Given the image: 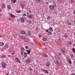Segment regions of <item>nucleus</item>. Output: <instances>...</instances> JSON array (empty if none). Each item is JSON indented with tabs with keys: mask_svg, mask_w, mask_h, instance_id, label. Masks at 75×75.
<instances>
[{
	"mask_svg": "<svg viewBox=\"0 0 75 75\" xmlns=\"http://www.w3.org/2000/svg\"><path fill=\"white\" fill-rule=\"evenodd\" d=\"M46 32H48V31H49V30H48V29H47L46 30Z\"/></svg>",
	"mask_w": 75,
	"mask_h": 75,
	"instance_id": "nucleus-46",
	"label": "nucleus"
},
{
	"mask_svg": "<svg viewBox=\"0 0 75 75\" xmlns=\"http://www.w3.org/2000/svg\"><path fill=\"white\" fill-rule=\"evenodd\" d=\"M46 4H49V3L48 2H47L46 3Z\"/></svg>",
	"mask_w": 75,
	"mask_h": 75,
	"instance_id": "nucleus-56",
	"label": "nucleus"
},
{
	"mask_svg": "<svg viewBox=\"0 0 75 75\" xmlns=\"http://www.w3.org/2000/svg\"><path fill=\"white\" fill-rule=\"evenodd\" d=\"M54 14H57V12L55 11H54Z\"/></svg>",
	"mask_w": 75,
	"mask_h": 75,
	"instance_id": "nucleus-53",
	"label": "nucleus"
},
{
	"mask_svg": "<svg viewBox=\"0 0 75 75\" xmlns=\"http://www.w3.org/2000/svg\"><path fill=\"white\" fill-rule=\"evenodd\" d=\"M2 57H3V58H5L6 57V56H4V55H3L2 56Z\"/></svg>",
	"mask_w": 75,
	"mask_h": 75,
	"instance_id": "nucleus-39",
	"label": "nucleus"
},
{
	"mask_svg": "<svg viewBox=\"0 0 75 75\" xmlns=\"http://www.w3.org/2000/svg\"><path fill=\"white\" fill-rule=\"evenodd\" d=\"M2 67L3 68H6V63L4 62H2Z\"/></svg>",
	"mask_w": 75,
	"mask_h": 75,
	"instance_id": "nucleus-4",
	"label": "nucleus"
},
{
	"mask_svg": "<svg viewBox=\"0 0 75 75\" xmlns=\"http://www.w3.org/2000/svg\"><path fill=\"white\" fill-rule=\"evenodd\" d=\"M71 56L72 58L74 57V56L73 54H71Z\"/></svg>",
	"mask_w": 75,
	"mask_h": 75,
	"instance_id": "nucleus-36",
	"label": "nucleus"
},
{
	"mask_svg": "<svg viewBox=\"0 0 75 75\" xmlns=\"http://www.w3.org/2000/svg\"><path fill=\"white\" fill-rule=\"evenodd\" d=\"M35 30H36V31L38 30V28H37V27H36Z\"/></svg>",
	"mask_w": 75,
	"mask_h": 75,
	"instance_id": "nucleus-42",
	"label": "nucleus"
},
{
	"mask_svg": "<svg viewBox=\"0 0 75 75\" xmlns=\"http://www.w3.org/2000/svg\"><path fill=\"white\" fill-rule=\"evenodd\" d=\"M28 12H29V13H30V10H28Z\"/></svg>",
	"mask_w": 75,
	"mask_h": 75,
	"instance_id": "nucleus-58",
	"label": "nucleus"
},
{
	"mask_svg": "<svg viewBox=\"0 0 75 75\" xmlns=\"http://www.w3.org/2000/svg\"><path fill=\"white\" fill-rule=\"evenodd\" d=\"M68 62H69V64H72V62H71V60L70 59H69V60Z\"/></svg>",
	"mask_w": 75,
	"mask_h": 75,
	"instance_id": "nucleus-25",
	"label": "nucleus"
},
{
	"mask_svg": "<svg viewBox=\"0 0 75 75\" xmlns=\"http://www.w3.org/2000/svg\"><path fill=\"white\" fill-rule=\"evenodd\" d=\"M43 55L44 57H48V55H47V54L46 53H44Z\"/></svg>",
	"mask_w": 75,
	"mask_h": 75,
	"instance_id": "nucleus-10",
	"label": "nucleus"
},
{
	"mask_svg": "<svg viewBox=\"0 0 75 75\" xmlns=\"http://www.w3.org/2000/svg\"><path fill=\"white\" fill-rule=\"evenodd\" d=\"M36 1H38V2H40V0H36Z\"/></svg>",
	"mask_w": 75,
	"mask_h": 75,
	"instance_id": "nucleus-44",
	"label": "nucleus"
},
{
	"mask_svg": "<svg viewBox=\"0 0 75 75\" xmlns=\"http://www.w3.org/2000/svg\"><path fill=\"white\" fill-rule=\"evenodd\" d=\"M5 48H8V45H6L5 46Z\"/></svg>",
	"mask_w": 75,
	"mask_h": 75,
	"instance_id": "nucleus-35",
	"label": "nucleus"
},
{
	"mask_svg": "<svg viewBox=\"0 0 75 75\" xmlns=\"http://www.w3.org/2000/svg\"><path fill=\"white\" fill-rule=\"evenodd\" d=\"M46 65L48 67H50V62H47L46 63Z\"/></svg>",
	"mask_w": 75,
	"mask_h": 75,
	"instance_id": "nucleus-21",
	"label": "nucleus"
},
{
	"mask_svg": "<svg viewBox=\"0 0 75 75\" xmlns=\"http://www.w3.org/2000/svg\"><path fill=\"white\" fill-rule=\"evenodd\" d=\"M48 34H49V35H51V34H52V33L51 32H50V31L49 33H48Z\"/></svg>",
	"mask_w": 75,
	"mask_h": 75,
	"instance_id": "nucleus-34",
	"label": "nucleus"
},
{
	"mask_svg": "<svg viewBox=\"0 0 75 75\" xmlns=\"http://www.w3.org/2000/svg\"><path fill=\"white\" fill-rule=\"evenodd\" d=\"M40 75H44L43 74H41Z\"/></svg>",
	"mask_w": 75,
	"mask_h": 75,
	"instance_id": "nucleus-64",
	"label": "nucleus"
},
{
	"mask_svg": "<svg viewBox=\"0 0 75 75\" xmlns=\"http://www.w3.org/2000/svg\"><path fill=\"white\" fill-rule=\"evenodd\" d=\"M14 53H12V55H14Z\"/></svg>",
	"mask_w": 75,
	"mask_h": 75,
	"instance_id": "nucleus-50",
	"label": "nucleus"
},
{
	"mask_svg": "<svg viewBox=\"0 0 75 75\" xmlns=\"http://www.w3.org/2000/svg\"><path fill=\"white\" fill-rule=\"evenodd\" d=\"M0 11L1 12L2 11V10L1 9V8H0Z\"/></svg>",
	"mask_w": 75,
	"mask_h": 75,
	"instance_id": "nucleus-51",
	"label": "nucleus"
},
{
	"mask_svg": "<svg viewBox=\"0 0 75 75\" xmlns=\"http://www.w3.org/2000/svg\"><path fill=\"white\" fill-rule=\"evenodd\" d=\"M2 8H4L6 7V5L4 4H3L2 5Z\"/></svg>",
	"mask_w": 75,
	"mask_h": 75,
	"instance_id": "nucleus-9",
	"label": "nucleus"
},
{
	"mask_svg": "<svg viewBox=\"0 0 75 75\" xmlns=\"http://www.w3.org/2000/svg\"><path fill=\"white\" fill-rule=\"evenodd\" d=\"M68 25H71V22H68Z\"/></svg>",
	"mask_w": 75,
	"mask_h": 75,
	"instance_id": "nucleus-37",
	"label": "nucleus"
},
{
	"mask_svg": "<svg viewBox=\"0 0 75 75\" xmlns=\"http://www.w3.org/2000/svg\"><path fill=\"white\" fill-rule=\"evenodd\" d=\"M42 44H43L44 45H45V42H43L42 43Z\"/></svg>",
	"mask_w": 75,
	"mask_h": 75,
	"instance_id": "nucleus-45",
	"label": "nucleus"
},
{
	"mask_svg": "<svg viewBox=\"0 0 75 75\" xmlns=\"http://www.w3.org/2000/svg\"><path fill=\"white\" fill-rule=\"evenodd\" d=\"M56 62L58 64V65H61V62H59L58 61V60H56Z\"/></svg>",
	"mask_w": 75,
	"mask_h": 75,
	"instance_id": "nucleus-15",
	"label": "nucleus"
},
{
	"mask_svg": "<svg viewBox=\"0 0 75 75\" xmlns=\"http://www.w3.org/2000/svg\"><path fill=\"white\" fill-rule=\"evenodd\" d=\"M25 48H26V50H28V46H26L25 47Z\"/></svg>",
	"mask_w": 75,
	"mask_h": 75,
	"instance_id": "nucleus-31",
	"label": "nucleus"
},
{
	"mask_svg": "<svg viewBox=\"0 0 75 75\" xmlns=\"http://www.w3.org/2000/svg\"><path fill=\"white\" fill-rule=\"evenodd\" d=\"M70 75H75V74H71Z\"/></svg>",
	"mask_w": 75,
	"mask_h": 75,
	"instance_id": "nucleus-55",
	"label": "nucleus"
},
{
	"mask_svg": "<svg viewBox=\"0 0 75 75\" xmlns=\"http://www.w3.org/2000/svg\"><path fill=\"white\" fill-rule=\"evenodd\" d=\"M21 51L23 52L24 51V48L23 47H21Z\"/></svg>",
	"mask_w": 75,
	"mask_h": 75,
	"instance_id": "nucleus-23",
	"label": "nucleus"
},
{
	"mask_svg": "<svg viewBox=\"0 0 75 75\" xmlns=\"http://www.w3.org/2000/svg\"><path fill=\"white\" fill-rule=\"evenodd\" d=\"M2 16V14L0 13V16Z\"/></svg>",
	"mask_w": 75,
	"mask_h": 75,
	"instance_id": "nucleus-54",
	"label": "nucleus"
},
{
	"mask_svg": "<svg viewBox=\"0 0 75 75\" xmlns=\"http://www.w3.org/2000/svg\"><path fill=\"white\" fill-rule=\"evenodd\" d=\"M23 56L24 58H26L27 57V54L26 52H24L23 53Z\"/></svg>",
	"mask_w": 75,
	"mask_h": 75,
	"instance_id": "nucleus-7",
	"label": "nucleus"
},
{
	"mask_svg": "<svg viewBox=\"0 0 75 75\" xmlns=\"http://www.w3.org/2000/svg\"><path fill=\"white\" fill-rule=\"evenodd\" d=\"M21 12V11L20 10L17 11H16V12L17 13H20Z\"/></svg>",
	"mask_w": 75,
	"mask_h": 75,
	"instance_id": "nucleus-20",
	"label": "nucleus"
},
{
	"mask_svg": "<svg viewBox=\"0 0 75 75\" xmlns=\"http://www.w3.org/2000/svg\"><path fill=\"white\" fill-rule=\"evenodd\" d=\"M61 52L62 53H65V50L64 49H62L61 50Z\"/></svg>",
	"mask_w": 75,
	"mask_h": 75,
	"instance_id": "nucleus-13",
	"label": "nucleus"
},
{
	"mask_svg": "<svg viewBox=\"0 0 75 75\" xmlns=\"http://www.w3.org/2000/svg\"><path fill=\"white\" fill-rule=\"evenodd\" d=\"M27 62H30V60L29 59H28L27 60Z\"/></svg>",
	"mask_w": 75,
	"mask_h": 75,
	"instance_id": "nucleus-26",
	"label": "nucleus"
},
{
	"mask_svg": "<svg viewBox=\"0 0 75 75\" xmlns=\"http://www.w3.org/2000/svg\"><path fill=\"white\" fill-rule=\"evenodd\" d=\"M26 14H23V16H26Z\"/></svg>",
	"mask_w": 75,
	"mask_h": 75,
	"instance_id": "nucleus-41",
	"label": "nucleus"
},
{
	"mask_svg": "<svg viewBox=\"0 0 75 75\" xmlns=\"http://www.w3.org/2000/svg\"><path fill=\"white\" fill-rule=\"evenodd\" d=\"M12 2H13V3H16V2L17 1V0H11Z\"/></svg>",
	"mask_w": 75,
	"mask_h": 75,
	"instance_id": "nucleus-14",
	"label": "nucleus"
},
{
	"mask_svg": "<svg viewBox=\"0 0 75 75\" xmlns=\"http://www.w3.org/2000/svg\"><path fill=\"white\" fill-rule=\"evenodd\" d=\"M47 19H48V20H49V19H50V18H51V16H48L47 17Z\"/></svg>",
	"mask_w": 75,
	"mask_h": 75,
	"instance_id": "nucleus-30",
	"label": "nucleus"
},
{
	"mask_svg": "<svg viewBox=\"0 0 75 75\" xmlns=\"http://www.w3.org/2000/svg\"><path fill=\"white\" fill-rule=\"evenodd\" d=\"M58 54L60 56H61V53H58Z\"/></svg>",
	"mask_w": 75,
	"mask_h": 75,
	"instance_id": "nucleus-40",
	"label": "nucleus"
},
{
	"mask_svg": "<svg viewBox=\"0 0 75 75\" xmlns=\"http://www.w3.org/2000/svg\"><path fill=\"white\" fill-rule=\"evenodd\" d=\"M39 37H41V35H39Z\"/></svg>",
	"mask_w": 75,
	"mask_h": 75,
	"instance_id": "nucleus-47",
	"label": "nucleus"
},
{
	"mask_svg": "<svg viewBox=\"0 0 75 75\" xmlns=\"http://www.w3.org/2000/svg\"><path fill=\"white\" fill-rule=\"evenodd\" d=\"M11 16L13 17V18H14V17H15V16H14V15L12 14H11Z\"/></svg>",
	"mask_w": 75,
	"mask_h": 75,
	"instance_id": "nucleus-24",
	"label": "nucleus"
},
{
	"mask_svg": "<svg viewBox=\"0 0 75 75\" xmlns=\"http://www.w3.org/2000/svg\"><path fill=\"white\" fill-rule=\"evenodd\" d=\"M65 38H67V36H65Z\"/></svg>",
	"mask_w": 75,
	"mask_h": 75,
	"instance_id": "nucleus-62",
	"label": "nucleus"
},
{
	"mask_svg": "<svg viewBox=\"0 0 75 75\" xmlns=\"http://www.w3.org/2000/svg\"><path fill=\"white\" fill-rule=\"evenodd\" d=\"M7 6V8L8 10H10V9H11V6L8 5Z\"/></svg>",
	"mask_w": 75,
	"mask_h": 75,
	"instance_id": "nucleus-8",
	"label": "nucleus"
},
{
	"mask_svg": "<svg viewBox=\"0 0 75 75\" xmlns=\"http://www.w3.org/2000/svg\"><path fill=\"white\" fill-rule=\"evenodd\" d=\"M8 20L9 21H11V18H9Z\"/></svg>",
	"mask_w": 75,
	"mask_h": 75,
	"instance_id": "nucleus-48",
	"label": "nucleus"
},
{
	"mask_svg": "<svg viewBox=\"0 0 75 75\" xmlns=\"http://www.w3.org/2000/svg\"><path fill=\"white\" fill-rule=\"evenodd\" d=\"M21 34H25V32L24 31H22L21 32Z\"/></svg>",
	"mask_w": 75,
	"mask_h": 75,
	"instance_id": "nucleus-18",
	"label": "nucleus"
},
{
	"mask_svg": "<svg viewBox=\"0 0 75 75\" xmlns=\"http://www.w3.org/2000/svg\"><path fill=\"white\" fill-rule=\"evenodd\" d=\"M29 69L30 71H31L32 70V69H31L30 67H29Z\"/></svg>",
	"mask_w": 75,
	"mask_h": 75,
	"instance_id": "nucleus-38",
	"label": "nucleus"
},
{
	"mask_svg": "<svg viewBox=\"0 0 75 75\" xmlns=\"http://www.w3.org/2000/svg\"><path fill=\"white\" fill-rule=\"evenodd\" d=\"M28 22L29 23V24H31V22L30 20H29V21H28Z\"/></svg>",
	"mask_w": 75,
	"mask_h": 75,
	"instance_id": "nucleus-29",
	"label": "nucleus"
},
{
	"mask_svg": "<svg viewBox=\"0 0 75 75\" xmlns=\"http://www.w3.org/2000/svg\"><path fill=\"white\" fill-rule=\"evenodd\" d=\"M72 50L73 52H74V53H75V48H73Z\"/></svg>",
	"mask_w": 75,
	"mask_h": 75,
	"instance_id": "nucleus-28",
	"label": "nucleus"
},
{
	"mask_svg": "<svg viewBox=\"0 0 75 75\" xmlns=\"http://www.w3.org/2000/svg\"><path fill=\"white\" fill-rule=\"evenodd\" d=\"M27 54H30V52H31V51L27 50Z\"/></svg>",
	"mask_w": 75,
	"mask_h": 75,
	"instance_id": "nucleus-12",
	"label": "nucleus"
},
{
	"mask_svg": "<svg viewBox=\"0 0 75 75\" xmlns=\"http://www.w3.org/2000/svg\"><path fill=\"white\" fill-rule=\"evenodd\" d=\"M49 8H51V9H52L53 10H54V8H55V6L53 5H50L49 6Z\"/></svg>",
	"mask_w": 75,
	"mask_h": 75,
	"instance_id": "nucleus-1",
	"label": "nucleus"
},
{
	"mask_svg": "<svg viewBox=\"0 0 75 75\" xmlns=\"http://www.w3.org/2000/svg\"><path fill=\"white\" fill-rule=\"evenodd\" d=\"M47 40V38H43V40L44 41H46V40Z\"/></svg>",
	"mask_w": 75,
	"mask_h": 75,
	"instance_id": "nucleus-11",
	"label": "nucleus"
},
{
	"mask_svg": "<svg viewBox=\"0 0 75 75\" xmlns=\"http://www.w3.org/2000/svg\"><path fill=\"white\" fill-rule=\"evenodd\" d=\"M31 44L32 45H33V43H31Z\"/></svg>",
	"mask_w": 75,
	"mask_h": 75,
	"instance_id": "nucleus-57",
	"label": "nucleus"
},
{
	"mask_svg": "<svg viewBox=\"0 0 75 75\" xmlns=\"http://www.w3.org/2000/svg\"><path fill=\"white\" fill-rule=\"evenodd\" d=\"M21 7H22V8H23L24 7V5H21Z\"/></svg>",
	"mask_w": 75,
	"mask_h": 75,
	"instance_id": "nucleus-32",
	"label": "nucleus"
},
{
	"mask_svg": "<svg viewBox=\"0 0 75 75\" xmlns=\"http://www.w3.org/2000/svg\"><path fill=\"white\" fill-rule=\"evenodd\" d=\"M25 41H27V42H28L29 41V40L28 39V38H25Z\"/></svg>",
	"mask_w": 75,
	"mask_h": 75,
	"instance_id": "nucleus-19",
	"label": "nucleus"
},
{
	"mask_svg": "<svg viewBox=\"0 0 75 75\" xmlns=\"http://www.w3.org/2000/svg\"><path fill=\"white\" fill-rule=\"evenodd\" d=\"M4 45V43L2 42H0V46H3Z\"/></svg>",
	"mask_w": 75,
	"mask_h": 75,
	"instance_id": "nucleus-16",
	"label": "nucleus"
},
{
	"mask_svg": "<svg viewBox=\"0 0 75 75\" xmlns=\"http://www.w3.org/2000/svg\"><path fill=\"white\" fill-rule=\"evenodd\" d=\"M68 44H69V45H71V44H72V42H71V41H69L68 42Z\"/></svg>",
	"mask_w": 75,
	"mask_h": 75,
	"instance_id": "nucleus-27",
	"label": "nucleus"
},
{
	"mask_svg": "<svg viewBox=\"0 0 75 75\" xmlns=\"http://www.w3.org/2000/svg\"><path fill=\"white\" fill-rule=\"evenodd\" d=\"M67 23H68V22H69V20H67Z\"/></svg>",
	"mask_w": 75,
	"mask_h": 75,
	"instance_id": "nucleus-52",
	"label": "nucleus"
},
{
	"mask_svg": "<svg viewBox=\"0 0 75 75\" xmlns=\"http://www.w3.org/2000/svg\"><path fill=\"white\" fill-rule=\"evenodd\" d=\"M21 55H23V52H21Z\"/></svg>",
	"mask_w": 75,
	"mask_h": 75,
	"instance_id": "nucleus-49",
	"label": "nucleus"
},
{
	"mask_svg": "<svg viewBox=\"0 0 75 75\" xmlns=\"http://www.w3.org/2000/svg\"><path fill=\"white\" fill-rule=\"evenodd\" d=\"M15 60L17 62H19L20 64L21 63V62L20 61V59L17 57H16L15 58Z\"/></svg>",
	"mask_w": 75,
	"mask_h": 75,
	"instance_id": "nucleus-3",
	"label": "nucleus"
},
{
	"mask_svg": "<svg viewBox=\"0 0 75 75\" xmlns=\"http://www.w3.org/2000/svg\"><path fill=\"white\" fill-rule=\"evenodd\" d=\"M21 21L22 23H24V18L23 17H21Z\"/></svg>",
	"mask_w": 75,
	"mask_h": 75,
	"instance_id": "nucleus-6",
	"label": "nucleus"
},
{
	"mask_svg": "<svg viewBox=\"0 0 75 75\" xmlns=\"http://www.w3.org/2000/svg\"><path fill=\"white\" fill-rule=\"evenodd\" d=\"M71 3H74V1L72 0H71Z\"/></svg>",
	"mask_w": 75,
	"mask_h": 75,
	"instance_id": "nucleus-43",
	"label": "nucleus"
},
{
	"mask_svg": "<svg viewBox=\"0 0 75 75\" xmlns=\"http://www.w3.org/2000/svg\"><path fill=\"white\" fill-rule=\"evenodd\" d=\"M21 37L23 39H25V36L23 35H21Z\"/></svg>",
	"mask_w": 75,
	"mask_h": 75,
	"instance_id": "nucleus-22",
	"label": "nucleus"
},
{
	"mask_svg": "<svg viewBox=\"0 0 75 75\" xmlns=\"http://www.w3.org/2000/svg\"><path fill=\"white\" fill-rule=\"evenodd\" d=\"M8 57H11V56H10V55H8Z\"/></svg>",
	"mask_w": 75,
	"mask_h": 75,
	"instance_id": "nucleus-59",
	"label": "nucleus"
},
{
	"mask_svg": "<svg viewBox=\"0 0 75 75\" xmlns=\"http://www.w3.org/2000/svg\"><path fill=\"white\" fill-rule=\"evenodd\" d=\"M74 35L75 36V32H74Z\"/></svg>",
	"mask_w": 75,
	"mask_h": 75,
	"instance_id": "nucleus-63",
	"label": "nucleus"
},
{
	"mask_svg": "<svg viewBox=\"0 0 75 75\" xmlns=\"http://www.w3.org/2000/svg\"><path fill=\"white\" fill-rule=\"evenodd\" d=\"M27 17H28V18H30L31 19V18H33V15H27Z\"/></svg>",
	"mask_w": 75,
	"mask_h": 75,
	"instance_id": "nucleus-2",
	"label": "nucleus"
},
{
	"mask_svg": "<svg viewBox=\"0 0 75 75\" xmlns=\"http://www.w3.org/2000/svg\"><path fill=\"white\" fill-rule=\"evenodd\" d=\"M2 37V36H1V35H0V37Z\"/></svg>",
	"mask_w": 75,
	"mask_h": 75,
	"instance_id": "nucleus-60",
	"label": "nucleus"
},
{
	"mask_svg": "<svg viewBox=\"0 0 75 75\" xmlns=\"http://www.w3.org/2000/svg\"><path fill=\"white\" fill-rule=\"evenodd\" d=\"M41 70H42L43 71H45V72L46 74H48L49 73V71H47L46 70H45L43 69H42Z\"/></svg>",
	"mask_w": 75,
	"mask_h": 75,
	"instance_id": "nucleus-5",
	"label": "nucleus"
},
{
	"mask_svg": "<svg viewBox=\"0 0 75 75\" xmlns=\"http://www.w3.org/2000/svg\"><path fill=\"white\" fill-rule=\"evenodd\" d=\"M49 30H50V31H53V29H52V28L51 27L50 28Z\"/></svg>",
	"mask_w": 75,
	"mask_h": 75,
	"instance_id": "nucleus-33",
	"label": "nucleus"
},
{
	"mask_svg": "<svg viewBox=\"0 0 75 75\" xmlns=\"http://www.w3.org/2000/svg\"><path fill=\"white\" fill-rule=\"evenodd\" d=\"M73 45H75V44H73Z\"/></svg>",
	"mask_w": 75,
	"mask_h": 75,
	"instance_id": "nucleus-61",
	"label": "nucleus"
},
{
	"mask_svg": "<svg viewBox=\"0 0 75 75\" xmlns=\"http://www.w3.org/2000/svg\"><path fill=\"white\" fill-rule=\"evenodd\" d=\"M28 35H31V32L30 31H28Z\"/></svg>",
	"mask_w": 75,
	"mask_h": 75,
	"instance_id": "nucleus-17",
	"label": "nucleus"
}]
</instances>
